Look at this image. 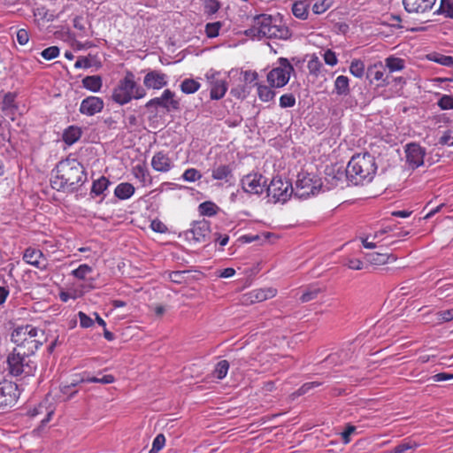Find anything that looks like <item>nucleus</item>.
Returning a JSON list of instances; mask_svg holds the SVG:
<instances>
[{
    "label": "nucleus",
    "mask_w": 453,
    "mask_h": 453,
    "mask_svg": "<svg viewBox=\"0 0 453 453\" xmlns=\"http://www.w3.org/2000/svg\"><path fill=\"white\" fill-rule=\"evenodd\" d=\"M368 75L374 81H384V68L381 63L374 64L368 69Z\"/></svg>",
    "instance_id": "nucleus-42"
},
{
    "label": "nucleus",
    "mask_w": 453,
    "mask_h": 453,
    "mask_svg": "<svg viewBox=\"0 0 453 453\" xmlns=\"http://www.w3.org/2000/svg\"><path fill=\"white\" fill-rule=\"evenodd\" d=\"M437 12L448 18L453 19V0H441Z\"/></svg>",
    "instance_id": "nucleus-43"
},
{
    "label": "nucleus",
    "mask_w": 453,
    "mask_h": 453,
    "mask_svg": "<svg viewBox=\"0 0 453 453\" xmlns=\"http://www.w3.org/2000/svg\"><path fill=\"white\" fill-rule=\"evenodd\" d=\"M167 83V75L157 70L148 72L143 78V85L148 89L159 90L165 88Z\"/></svg>",
    "instance_id": "nucleus-17"
},
{
    "label": "nucleus",
    "mask_w": 453,
    "mask_h": 453,
    "mask_svg": "<svg viewBox=\"0 0 453 453\" xmlns=\"http://www.w3.org/2000/svg\"><path fill=\"white\" fill-rule=\"evenodd\" d=\"M165 443V438L164 434H157L153 440L152 447L150 449L149 453H158L164 447Z\"/></svg>",
    "instance_id": "nucleus-49"
},
{
    "label": "nucleus",
    "mask_w": 453,
    "mask_h": 453,
    "mask_svg": "<svg viewBox=\"0 0 453 453\" xmlns=\"http://www.w3.org/2000/svg\"><path fill=\"white\" fill-rule=\"evenodd\" d=\"M277 295V289L274 288H257L243 295L242 303L245 304L259 303L271 299Z\"/></svg>",
    "instance_id": "nucleus-16"
},
{
    "label": "nucleus",
    "mask_w": 453,
    "mask_h": 453,
    "mask_svg": "<svg viewBox=\"0 0 453 453\" xmlns=\"http://www.w3.org/2000/svg\"><path fill=\"white\" fill-rule=\"evenodd\" d=\"M61 394L65 396V400L71 399L73 395H75L78 392L77 389L72 388L69 384L61 385L60 388Z\"/></svg>",
    "instance_id": "nucleus-58"
},
{
    "label": "nucleus",
    "mask_w": 453,
    "mask_h": 453,
    "mask_svg": "<svg viewBox=\"0 0 453 453\" xmlns=\"http://www.w3.org/2000/svg\"><path fill=\"white\" fill-rule=\"evenodd\" d=\"M279 66L272 69L267 74V81L273 88H282L289 81L291 73L294 72L293 65L285 58H280Z\"/></svg>",
    "instance_id": "nucleus-7"
},
{
    "label": "nucleus",
    "mask_w": 453,
    "mask_h": 453,
    "mask_svg": "<svg viewBox=\"0 0 453 453\" xmlns=\"http://www.w3.org/2000/svg\"><path fill=\"white\" fill-rule=\"evenodd\" d=\"M390 257H392L393 260H395V257L389 256L387 253L371 252L365 254V260L375 265H381L388 263Z\"/></svg>",
    "instance_id": "nucleus-31"
},
{
    "label": "nucleus",
    "mask_w": 453,
    "mask_h": 453,
    "mask_svg": "<svg viewBox=\"0 0 453 453\" xmlns=\"http://www.w3.org/2000/svg\"><path fill=\"white\" fill-rule=\"evenodd\" d=\"M406 160L413 168H418L424 163L426 150L417 143H409L405 148Z\"/></svg>",
    "instance_id": "nucleus-18"
},
{
    "label": "nucleus",
    "mask_w": 453,
    "mask_h": 453,
    "mask_svg": "<svg viewBox=\"0 0 453 453\" xmlns=\"http://www.w3.org/2000/svg\"><path fill=\"white\" fill-rule=\"evenodd\" d=\"M210 85V97L212 100H219L226 95L228 84L226 78L221 77L219 72L211 69L205 74Z\"/></svg>",
    "instance_id": "nucleus-11"
},
{
    "label": "nucleus",
    "mask_w": 453,
    "mask_h": 453,
    "mask_svg": "<svg viewBox=\"0 0 453 453\" xmlns=\"http://www.w3.org/2000/svg\"><path fill=\"white\" fill-rule=\"evenodd\" d=\"M325 290L326 288L320 287L318 284L310 285L301 296L300 301L302 303H308L316 299L319 294L325 292Z\"/></svg>",
    "instance_id": "nucleus-29"
},
{
    "label": "nucleus",
    "mask_w": 453,
    "mask_h": 453,
    "mask_svg": "<svg viewBox=\"0 0 453 453\" xmlns=\"http://www.w3.org/2000/svg\"><path fill=\"white\" fill-rule=\"evenodd\" d=\"M222 24L219 21L208 23L205 26V33L209 38H214L219 35V29L221 28Z\"/></svg>",
    "instance_id": "nucleus-46"
},
{
    "label": "nucleus",
    "mask_w": 453,
    "mask_h": 453,
    "mask_svg": "<svg viewBox=\"0 0 453 453\" xmlns=\"http://www.w3.org/2000/svg\"><path fill=\"white\" fill-rule=\"evenodd\" d=\"M436 0H403L404 9L409 13H424L432 9Z\"/></svg>",
    "instance_id": "nucleus-22"
},
{
    "label": "nucleus",
    "mask_w": 453,
    "mask_h": 453,
    "mask_svg": "<svg viewBox=\"0 0 453 453\" xmlns=\"http://www.w3.org/2000/svg\"><path fill=\"white\" fill-rule=\"evenodd\" d=\"M357 430V427L353 425L348 424L344 431L341 433L342 440L344 444H348L350 441V436Z\"/></svg>",
    "instance_id": "nucleus-56"
},
{
    "label": "nucleus",
    "mask_w": 453,
    "mask_h": 453,
    "mask_svg": "<svg viewBox=\"0 0 453 453\" xmlns=\"http://www.w3.org/2000/svg\"><path fill=\"white\" fill-rule=\"evenodd\" d=\"M323 183L317 176L308 173L302 172L298 173L294 188L295 196L299 198H306L310 195H314L322 188Z\"/></svg>",
    "instance_id": "nucleus-6"
},
{
    "label": "nucleus",
    "mask_w": 453,
    "mask_h": 453,
    "mask_svg": "<svg viewBox=\"0 0 453 453\" xmlns=\"http://www.w3.org/2000/svg\"><path fill=\"white\" fill-rule=\"evenodd\" d=\"M19 396V392L16 383L9 380L0 381V409L12 407Z\"/></svg>",
    "instance_id": "nucleus-12"
},
{
    "label": "nucleus",
    "mask_w": 453,
    "mask_h": 453,
    "mask_svg": "<svg viewBox=\"0 0 453 453\" xmlns=\"http://www.w3.org/2000/svg\"><path fill=\"white\" fill-rule=\"evenodd\" d=\"M293 14L301 19H305L308 17V5L303 1L296 2L292 7Z\"/></svg>",
    "instance_id": "nucleus-37"
},
{
    "label": "nucleus",
    "mask_w": 453,
    "mask_h": 453,
    "mask_svg": "<svg viewBox=\"0 0 453 453\" xmlns=\"http://www.w3.org/2000/svg\"><path fill=\"white\" fill-rule=\"evenodd\" d=\"M290 35L291 33L282 19L279 17H275L274 22L267 38L287 40L290 37Z\"/></svg>",
    "instance_id": "nucleus-23"
},
{
    "label": "nucleus",
    "mask_w": 453,
    "mask_h": 453,
    "mask_svg": "<svg viewBox=\"0 0 453 453\" xmlns=\"http://www.w3.org/2000/svg\"><path fill=\"white\" fill-rule=\"evenodd\" d=\"M145 107L148 110H157L158 107H161L167 112H170L180 109V102L176 99L174 92L170 89H165L160 96L149 100L145 104Z\"/></svg>",
    "instance_id": "nucleus-10"
},
{
    "label": "nucleus",
    "mask_w": 453,
    "mask_h": 453,
    "mask_svg": "<svg viewBox=\"0 0 453 453\" xmlns=\"http://www.w3.org/2000/svg\"><path fill=\"white\" fill-rule=\"evenodd\" d=\"M320 382H317V381H313V382H307V383H304L297 391H296V395H303L306 393H308L311 388H314L316 387H319L320 386Z\"/></svg>",
    "instance_id": "nucleus-61"
},
{
    "label": "nucleus",
    "mask_w": 453,
    "mask_h": 453,
    "mask_svg": "<svg viewBox=\"0 0 453 453\" xmlns=\"http://www.w3.org/2000/svg\"><path fill=\"white\" fill-rule=\"evenodd\" d=\"M296 104V97L293 94H284L280 97V106L281 108L293 107Z\"/></svg>",
    "instance_id": "nucleus-50"
},
{
    "label": "nucleus",
    "mask_w": 453,
    "mask_h": 453,
    "mask_svg": "<svg viewBox=\"0 0 453 453\" xmlns=\"http://www.w3.org/2000/svg\"><path fill=\"white\" fill-rule=\"evenodd\" d=\"M266 192L274 203H285L294 192V188L289 181L277 176L273 178L269 185H266Z\"/></svg>",
    "instance_id": "nucleus-8"
},
{
    "label": "nucleus",
    "mask_w": 453,
    "mask_h": 453,
    "mask_svg": "<svg viewBox=\"0 0 453 453\" xmlns=\"http://www.w3.org/2000/svg\"><path fill=\"white\" fill-rule=\"evenodd\" d=\"M229 370V363L226 360H221L219 361L213 371V375L219 380L224 379Z\"/></svg>",
    "instance_id": "nucleus-41"
},
{
    "label": "nucleus",
    "mask_w": 453,
    "mask_h": 453,
    "mask_svg": "<svg viewBox=\"0 0 453 453\" xmlns=\"http://www.w3.org/2000/svg\"><path fill=\"white\" fill-rule=\"evenodd\" d=\"M10 373L13 376L24 374L25 376L34 375L36 370V364L31 360L26 351L13 350L7 358Z\"/></svg>",
    "instance_id": "nucleus-5"
},
{
    "label": "nucleus",
    "mask_w": 453,
    "mask_h": 453,
    "mask_svg": "<svg viewBox=\"0 0 453 453\" xmlns=\"http://www.w3.org/2000/svg\"><path fill=\"white\" fill-rule=\"evenodd\" d=\"M104 108V101L97 96H88L83 99L80 105V112L87 116H93Z\"/></svg>",
    "instance_id": "nucleus-21"
},
{
    "label": "nucleus",
    "mask_w": 453,
    "mask_h": 453,
    "mask_svg": "<svg viewBox=\"0 0 453 453\" xmlns=\"http://www.w3.org/2000/svg\"><path fill=\"white\" fill-rule=\"evenodd\" d=\"M346 265L352 270H362L364 268V263L357 258H349Z\"/></svg>",
    "instance_id": "nucleus-64"
},
{
    "label": "nucleus",
    "mask_w": 453,
    "mask_h": 453,
    "mask_svg": "<svg viewBox=\"0 0 453 453\" xmlns=\"http://www.w3.org/2000/svg\"><path fill=\"white\" fill-rule=\"evenodd\" d=\"M42 57L46 60L56 58L59 55V49L57 46H51L41 52Z\"/></svg>",
    "instance_id": "nucleus-52"
},
{
    "label": "nucleus",
    "mask_w": 453,
    "mask_h": 453,
    "mask_svg": "<svg viewBox=\"0 0 453 453\" xmlns=\"http://www.w3.org/2000/svg\"><path fill=\"white\" fill-rule=\"evenodd\" d=\"M81 134L82 130L81 127L77 126H70L64 131L62 138L66 144L73 145L79 141Z\"/></svg>",
    "instance_id": "nucleus-28"
},
{
    "label": "nucleus",
    "mask_w": 453,
    "mask_h": 453,
    "mask_svg": "<svg viewBox=\"0 0 453 453\" xmlns=\"http://www.w3.org/2000/svg\"><path fill=\"white\" fill-rule=\"evenodd\" d=\"M438 106L441 110H452L453 109V96L449 95H443L437 103Z\"/></svg>",
    "instance_id": "nucleus-51"
},
{
    "label": "nucleus",
    "mask_w": 453,
    "mask_h": 453,
    "mask_svg": "<svg viewBox=\"0 0 453 453\" xmlns=\"http://www.w3.org/2000/svg\"><path fill=\"white\" fill-rule=\"evenodd\" d=\"M82 85L92 92H98L102 88V78L99 75L87 76L82 80Z\"/></svg>",
    "instance_id": "nucleus-32"
},
{
    "label": "nucleus",
    "mask_w": 453,
    "mask_h": 453,
    "mask_svg": "<svg viewBox=\"0 0 453 453\" xmlns=\"http://www.w3.org/2000/svg\"><path fill=\"white\" fill-rule=\"evenodd\" d=\"M210 233V222L203 219L196 221L192 227L185 233V235L188 240H193L195 242H205Z\"/></svg>",
    "instance_id": "nucleus-15"
},
{
    "label": "nucleus",
    "mask_w": 453,
    "mask_h": 453,
    "mask_svg": "<svg viewBox=\"0 0 453 453\" xmlns=\"http://www.w3.org/2000/svg\"><path fill=\"white\" fill-rule=\"evenodd\" d=\"M198 209L201 215L211 217L217 213L219 207L214 203L207 201L200 203Z\"/></svg>",
    "instance_id": "nucleus-38"
},
{
    "label": "nucleus",
    "mask_w": 453,
    "mask_h": 453,
    "mask_svg": "<svg viewBox=\"0 0 453 453\" xmlns=\"http://www.w3.org/2000/svg\"><path fill=\"white\" fill-rule=\"evenodd\" d=\"M110 184L111 182L107 178L104 176L100 177L93 182L91 194H94L95 196L102 195L104 191L107 189Z\"/></svg>",
    "instance_id": "nucleus-34"
},
{
    "label": "nucleus",
    "mask_w": 453,
    "mask_h": 453,
    "mask_svg": "<svg viewBox=\"0 0 453 453\" xmlns=\"http://www.w3.org/2000/svg\"><path fill=\"white\" fill-rule=\"evenodd\" d=\"M324 185L327 189L343 188L351 185L347 177V169L337 165L326 166L325 170Z\"/></svg>",
    "instance_id": "nucleus-9"
},
{
    "label": "nucleus",
    "mask_w": 453,
    "mask_h": 453,
    "mask_svg": "<svg viewBox=\"0 0 453 453\" xmlns=\"http://www.w3.org/2000/svg\"><path fill=\"white\" fill-rule=\"evenodd\" d=\"M200 82L191 78L183 80L180 85V90L184 94H194L200 88Z\"/></svg>",
    "instance_id": "nucleus-33"
},
{
    "label": "nucleus",
    "mask_w": 453,
    "mask_h": 453,
    "mask_svg": "<svg viewBox=\"0 0 453 453\" xmlns=\"http://www.w3.org/2000/svg\"><path fill=\"white\" fill-rule=\"evenodd\" d=\"M221 4L217 0H205L204 1V13L207 15L215 14L220 8Z\"/></svg>",
    "instance_id": "nucleus-47"
},
{
    "label": "nucleus",
    "mask_w": 453,
    "mask_h": 453,
    "mask_svg": "<svg viewBox=\"0 0 453 453\" xmlns=\"http://www.w3.org/2000/svg\"><path fill=\"white\" fill-rule=\"evenodd\" d=\"M17 106L15 104V96L12 93H8L4 96L1 110L5 117L10 118L12 120H14Z\"/></svg>",
    "instance_id": "nucleus-25"
},
{
    "label": "nucleus",
    "mask_w": 453,
    "mask_h": 453,
    "mask_svg": "<svg viewBox=\"0 0 453 453\" xmlns=\"http://www.w3.org/2000/svg\"><path fill=\"white\" fill-rule=\"evenodd\" d=\"M350 92L349 79L344 75H339L334 83V93L337 96H345Z\"/></svg>",
    "instance_id": "nucleus-27"
},
{
    "label": "nucleus",
    "mask_w": 453,
    "mask_h": 453,
    "mask_svg": "<svg viewBox=\"0 0 453 453\" xmlns=\"http://www.w3.org/2000/svg\"><path fill=\"white\" fill-rule=\"evenodd\" d=\"M86 380L88 382H92V383L111 384V383L114 382L115 379L111 374L104 375L102 378H97L95 376L88 375V379H86Z\"/></svg>",
    "instance_id": "nucleus-54"
},
{
    "label": "nucleus",
    "mask_w": 453,
    "mask_h": 453,
    "mask_svg": "<svg viewBox=\"0 0 453 453\" xmlns=\"http://www.w3.org/2000/svg\"><path fill=\"white\" fill-rule=\"evenodd\" d=\"M349 72L357 78H362L365 74V64L360 59H354L349 65Z\"/></svg>",
    "instance_id": "nucleus-40"
},
{
    "label": "nucleus",
    "mask_w": 453,
    "mask_h": 453,
    "mask_svg": "<svg viewBox=\"0 0 453 453\" xmlns=\"http://www.w3.org/2000/svg\"><path fill=\"white\" fill-rule=\"evenodd\" d=\"M23 260L41 271L47 269V258L40 250L31 247L26 249L23 254Z\"/></svg>",
    "instance_id": "nucleus-19"
},
{
    "label": "nucleus",
    "mask_w": 453,
    "mask_h": 453,
    "mask_svg": "<svg viewBox=\"0 0 453 453\" xmlns=\"http://www.w3.org/2000/svg\"><path fill=\"white\" fill-rule=\"evenodd\" d=\"M257 85V96L259 99L263 102H270L273 100L275 96V92L272 90V88L265 85Z\"/></svg>",
    "instance_id": "nucleus-36"
},
{
    "label": "nucleus",
    "mask_w": 453,
    "mask_h": 453,
    "mask_svg": "<svg viewBox=\"0 0 453 453\" xmlns=\"http://www.w3.org/2000/svg\"><path fill=\"white\" fill-rule=\"evenodd\" d=\"M430 59L444 66H453V57L451 56L437 55Z\"/></svg>",
    "instance_id": "nucleus-53"
},
{
    "label": "nucleus",
    "mask_w": 453,
    "mask_h": 453,
    "mask_svg": "<svg viewBox=\"0 0 453 453\" xmlns=\"http://www.w3.org/2000/svg\"><path fill=\"white\" fill-rule=\"evenodd\" d=\"M347 177L353 186H364L370 183L376 173L375 158L369 153L354 155L347 167Z\"/></svg>",
    "instance_id": "nucleus-2"
},
{
    "label": "nucleus",
    "mask_w": 453,
    "mask_h": 453,
    "mask_svg": "<svg viewBox=\"0 0 453 453\" xmlns=\"http://www.w3.org/2000/svg\"><path fill=\"white\" fill-rule=\"evenodd\" d=\"M86 379H88V374L87 373L75 375L68 384L72 388L76 389V387L81 383L88 382Z\"/></svg>",
    "instance_id": "nucleus-60"
},
{
    "label": "nucleus",
    "mask_w": 453,
    "mask_h": 453,
    "mask_svg": "<svg viewBox=\"0 0 453 453\" xmlns=\"http://www.w3.org/2000/svg\"><path fill=\"white\" fill-rule=\"evenodd\" d=\"M202 178V174L196 168H188L184 171L182 179L188 182H195Z\"/></svg>",
    "instance_id": "nucleus-45"
},
{
    "label": "nucleus",
    "mask_w": 453,
    "mask_h": 453,
    "mask_svg": "<svg viewBox=\"0 0 453 453\" xmlns=\"http://www.w3.org/2000/svg\"><path fill=\"white\" fill-rule=\"evenodd\" d=\"M242 189L250 194L261 195L266 190V179L258 173H249L242 180Z\"/></svg>",
    "instance_id": "nucleus-13"
},
{
    "label": "nucleus",
    "mask_w": 453,
    "mask_h": 453,
    "mask_svg": "<svg viewBox=\"0 0 453 453\" xmlns=\"http://www.w3.org/2000/svg\"><path fill=\"white\" fill-rule=\"evenodd\" d=\"M330 7L328 0H314L312 12L315 14L324 13Z\"/></svg>",
    "instance_id": "nucleus-48"
},
{
    "label": "nucleus",
    "mask_w": 453,
    "mask_h": 453,
    "mask_svg": "<svg viewBox=\"0 0 453 453\" xmlns=\"http://www.w3.org/2000/svg\"><path fill=\"white\" fill-rule=\"evenodd\" d=\"M185 271H175L169 273V280L174 283L181 284L185 280Z\"/></svg>",
    "instance_id": "nucleus-57"
},
{
    "label": "nucleus",
    "mask_w": 453,
    "mask_h": 453,
    "mask_svg": "<svg viewBox=\"0 0 453 453\" xmlns=\"http://www.w3.org/2000/svg\"><path fill=\"white\" fill-rule=\"evenodd\" d=\"M134 187L128 182L119 184L114 190V195L120 200L130 198L134 193Z\"/></svg>",
    "instance_id": "nucleus-30"
},
{
    "label": "nucleus",
    "mask_w": 453,
    "mask_h": 453,
    "mask_svg": "<svg viewBox=\"0 0 453 453\" xmlns=\"http://www.w3.org/2000/svg\"><path fill=\"white\" fill-rule=\"evenodd\" d=\"M324 60H325L326 65H331V66H334V65H335L337 64L336 55L331 50H327L324 53Z\"/></svg>",
    "instance_id": "nucleus-63"
},
{
    "label": "nucleus",
    "mask_w": 453,
    "mask_h": 453,
    "mask_svg": "<svg viewBox=\"0 0 453 453\" xmlns=\"http://www.w3.org/2000/svg\"><path fill=\"white\" fill-rule=\"evenodd\" d=\"M133 173L143 187L152 185V176L144 165H136L134 166Z\"/></svg>",
    "instance_id": "nucleus-26"
},
{
    "label": "nucleus",
    "mask_w": 453,
    "mask_h": 453,
    "mask_svg": "<svg viewBox=\"0 0 453 453\" xmlns=\"http://www.w3.org/2000/svg\"><path fill=\"white\" fill-rule=\"evenodd\" d=\"M151 166L156 172L168 173L173 168L174 163L168 153L158 151L151 158Z\"/></svg>",
    "instance_id": "nucleus-20"
},
{
    "label": "nucleus",
    "mask_w": 453,
    "mask_h": 453,
    "mask_svg": "<svg viewBox=\"0 0 453 453\" xmlns=\"http://www.w3.org/2000/svg\"><path fill=\"white\" fill-rule=\"evenodd\" d=\"M386 66L390 73L401 71L404 68V60L399 58L389 57L386 58Z\"/></svg>",
    "instance_id": "nucleus-39"
},
{
    "label": "nucleus",
    "mask_w": 453,
    "mask_h": 453,
    "mask_svg": "<svg viewBox=\"0 0 453 453\" xmlns=\"http://www.w3.org/2000/svg\"><path fill=\"white\" fill-rule=\"evenodd\" d=\"M211 178L228 182L233 178V167L230 165L214 164L211 168Z\"/></svg>",
    "instance_id": "nucleus-24"
},
{
    "label": "nucleus",
    "mask_w": 453,
    "mask_h": 453,
    "mask_svg": "<svg viewBox=\"0 0 453 453\" xmlns=\"http://www.w3.org/2000/svg\"><path fill=\"white\" fill-rule=\"evenodd\" d=\"M92 273V267L88 265L83 264L81 265L78 268L73 270L72 272V274L79 279V280H85L87 275Z\"/></svg>",
    "instance_id": "nucleus-44"
},
{
    "label": "nucleus",
    "mask_w": 453,
    "mask_h": 453,
    "mask_svg": "<svg viewBox=\"0 0 453 453\" xmlns=\"http://www.w3.org/2000/svg\"><path fill=\"white\" fill-rule=\"evenodd\" d=\"M12 342L16 344L15 350L26 351V354L32 356L42 345L44 333L31 325L19 326L13 330L11 335Z\"/></svg>",
    "instance_id": "nucleus-4"
},
{
    "label": "nucleus",
    "mask_w": 453,
    "mask_h": 453,
    "mask_svg": "<svg viewBox=\"0 0 453 453\" xmlns=\"http://www.w3.org/2000/svg\"><path fill=\"white\" fill-rule=\"evenodd\" d=\"M29 41V34L27 30L20 28L17 31V42L20 45H26Z\"/></svg>",
    "instance_id": "nucleus-62"
},
{
    "label": "nucleus",
    "mask_w": 453,
    "mask_h": 453,
    "mask_svg": "<svg viewBox=\"0 0 453 453\" xmlns=\"http://www.w3.org/2000/svg\"><path fill=\"white\" fill-rule=\"evenodd\" d=\"M146 88L136 81L135 75L131 71H127L125 75L112 88L111 99L119 105H125L132 100H140L146 96Z\"/></svg>",
    "instance_id": "nucleus-3"
},
{
    "label": "nucleus",
    "mask_w": 453,
    "mask_h": 453,
    "mask_svg": "<svg viewBox=\"0 0 453 453\" xmlns=\"http://www.w3.org/2000/svg\"><path fill=\"white\" fill-rule=\"evenodd\" d=\"M275 17L268 14H260L254 18L252 28L250 29V34L258 38H267Z\"/></svg>",
    "instance_id": "nucleus-14"
},
{
    "label": "nucleus",
    "mask_w": 453,
    "mask_h": 453,
    "mask_svg": "<svg viewBox=\"0 0 453 453\" xmlns=\"http://www.w3.org/2000/svg\"><path fill=\"white\" fill-rule=\"evenodd\" d=\"M435 316L438 323L451 321L453 319V309L438 311Z\"/></svg>",
    "instance_id": "nucleus-55"
},
{
    "label": "nucleus",
    "mask_w": 453,
    "mask_h": 453,
    "mask_svg": "<svg viewBox=\"0 0 453 453\" xmlns=\"http://www.w3.org/2000/svg\"><path fill=\"white\" fill-rule=\"evenodd\" d=\"M418 444L412 441H403L394 449L388 451V453H412L413 449Z\"/></svg>",
    "instance_id": "nucleus-35"
},
{
    "label": "nucleus",
    "mask_w": 453,
    "mask_h": 453,
    "mask_svg": "<svg viewBox=\"0 0 453 453\" xmlns=\"http://www.w3.org/2000/svg\"><path fill=\"white\" fill-rule=\"evenodd\" d=\"M54 172L50 183L58 191L73 192L87 180L83 165L76 159L60 161Z\"/></svg>",
    "instance_id": "nucleus-1"
},
{
    "label": "nucleus",
    "mask_w": 453,
    "mask_h": 453,
    "mask_svg": "<svg viewBox=\"0 0 453 453\" xmlns=\"http://www.w3.org/2000/svg\"><path fill=\"white\" fill-rule=\"evenodd\" d=\"M78 317H79L80 325L81 327L88 328L93 326V324H94L93 319L90 317H88L86 313H84L83 311H79Z\"/></svg>",
    "instance_id": "nucleus-59"
}]
</instances>
